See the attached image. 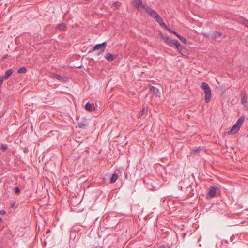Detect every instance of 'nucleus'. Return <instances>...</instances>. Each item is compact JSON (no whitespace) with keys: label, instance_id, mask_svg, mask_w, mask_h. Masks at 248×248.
Here are the masks:
<instances>
[{"label":"nucleus","instance_id":"f257e3e1","mask_svg":"<svg viewBox=\"0 0 248 248\" xmlns=\"http://www.w3.org/2000/svg\"><path fill=\"white\" fill-rule=\"evenodd\" d=\"M201 88L204 91L205 102H209L212 97L211 90L210 87L207 83L202 82L201 83Z\"/></svg>","mask_w":248,"mask_h":248},{"label":"nucleus","instance_id":"f03ea898","mask_svg":"<svg viewBox=\"0 0 248 248\" xmlns=\"http://www.w3.org/2000/svg\"><path fill=\"white\" fill-rule=\"evenodd\" d=\"M144 9L148 14L155 20L159 16V14L154 10L148 7H144Z\"/></svg>","mask_w":248,"mask_h":248},{"label":"nucleus","instance_id":"7ed1b4c3","mask_svg":"<svg viewBox=\"0 0 248 248\" xmlns=\"http://www.w3.org/2000/svg\"><path fill=\"white\" fill-rule=\"evenodd\" d=\"M106 46V42H104L101 44L95 45L93 48L92 51H95L97 49H100L101 50L98 52V55H100L105 51Z\"/></svg>","mask_w":248,"mask_h":248},{"label":"nucleus","instance_id":"20e7f679","mask_svg":"<svg viewBox=\"0 0 248 248\" xmlns=\"http://www.w3.org/2000/svg\"><path fill=\"white\" fill-rule=\"evenodd\" d=\"M212 38L216 41H220L222 39V34L219 32L214 31L212 34Z\"/></svg>","mask_w":248,"mask_h":248},{"label":"nucleus","instance_id":"39448f33","mask_svg":"<svg viewBox=\"0 0 248 248\" xmlns=\"http://www.w3.org/2000/svg\"><path fill=\"white\" fill-rule=\"evenodd\" d=\"M217 189V187L216 186H211L210 188L209 192L207 193V195L211 198L214 197L216 196Z\"/></svg>","mask_w":248,"mask_h":248},{"label":"nucleus","instance_id":"423d86ee","mask_svg":"<svg viewBox=\"0 0 248 248\" xmlns=\"http://www.w3.org/2000/svg\"><path fill=\"white\" fill-rule=\"evenodd\" d=\"M240 129L239 126H237L235 124L231 128L230 130L228 132L229 134H235Z\"/></svg>","mask_w":248,"mask_h":248},{"label":"nucleus","instance_id":"0eeeda50","mask_svg":"<svg viewBox=\"0 0 248 248\" xmlns=\"http://www.w3.org/2000/svg\"><path fill=\"white\" fill-rule=\"evenodd\" d=\"M116 55L111 54L109 52L107 53L105 56V59L109 61H113L114 59L116 58Z\"/></svg>","mask_w":248,"mask_h":248},{"label":"nucleus","instance_id":"6e6552de","mask_svg":"<svg viewBox=\"0 0 248 248\" xmlns=\"http://www.w3.org/2000/svg\"><path fill=\"white\" fill-rule=\"evenodd\" d=\"M155 20L159 24L161 27L164 29H167L166 24L163 22L162 18L160 16Z\"/></svg>","mask_w":248,"mask_h":248},{"label":"nucleus","instance_id":"1a4fd4ad","mask_svg":"<svg viewBox=\"0 0 248 248\" xmlns=\"http://www.w3.org/2000/svg\"><path fill=\"white\" fill-rule=\"evenodd\" d=\"M134 2L135 6H137L138 8L140 7L144 9V7H148V6L146 5L143 4L141 0H136Z\"/></svg>","mask_w":248,"mask_h":248},{"label":"nucleus","instance_id":"9d476101","mask_svg":"<svg viewBox=\"0 0 248 248\" xmlns=\"http://www.w3.org/2000/svg\"><path fill=\"white\" fill-rule=\"evenodd\" d=\"M53 77L59 81H62L63 82H65L67 81V78H64L60 75L55 74L53 75Z\"/></svg>","mask_w":248,"mask_h":248},{"label":"nucleus","instance_id":"9b49d317","mask_svg":"<svg viewBox=\"0 0 248 248\" xmlns=\"http://www.w3.org/2000/svg\"><path fill=\"white\" fill-rule=\"evenodd\" d=\"M245 120L244 116H241L237 121L235 124L240 128Z\"/></svg>","mask_w":248,"mask_h":248},{"label":"nucleus","instance_id":"f8f14e48","mask_svg":"<svg viewBox=\"0 0 248 248\" xmlns=\"http://www.w3.org/2000/svg\"><path fill=\"white\" fill-rule=\"evenodd\" d=\"M13 70L12 69H10L5 72L4 76L3 77L5 78V79H7L9 78V77L13 73Z\"/></svg>","mask_w":248,"mask_h":248},{"label":"nucleus","instance_id":"ddd939ff","mask_svg":"<svg viewBox=\"0 0 248 248\" xmlns=\"http://www.w3.org/2000/svg\"><path fill=\"white\" fill-rule=\"evenodd\" d=\"M149 88L150 91L153 92L155 95H157L159 93V90L155 86L150 85Z\"/></svg>","mask_w":248,"mask_h":248},{"label":"nucleus","instance_id":"4468645a","mask_svg":"<svg viewBox=\"0 0 248 248\" xmlns=\"http://www.w3.org/2000/svg\"><path fill=\"white\" fill-rule=\"evenodd\" d=\"M118 178V176L117 174H116V173L113 174L111 177L110 180V183L112 184V183H115L117 181Z\"/></svg>","mask_w":248,"mask_h":248},{"label":"nucleus","instance_id":"2eb2a0df","mask_svg":"<svg viewBox=\"0 0 248 248\" xmlns=\"http://www.w3.org/2000/svg\"><path fill=\"white\" fill-rule=\"evenodd\" d=\"M175 47L181 53V54H183L184 51L183 50L182 46L178 41L177 44H176Z\"/></svg>","mask_w":248,"mask_h":248},{"label":"nucleus","instance_id":"dca6fc26","mask_svg":"<svg viewBox=\"0 0 248 248\" xmlns=\"http://www.w3.org/2000/svg\"><path fill=\"white\" fill-rule=\"evenodd\" d=\"M57 28L60 31H63L66 28V24L64 23L59 24L57 26Z\"/></svg>","mask_w":248,"mask_h":248},{"label":"nucleus","instance_id":"f3484780","mask_svg":"<svg viewBox=\"0 0 248 248\" xmlns=\"http://www.w3.org/2000/svg\"><path fill=\"white\" fill-rule=\"evenodd\" d=\"M147 113V109H145V108H143V109L139 113V116L140 117H144L145 114H146Z\"/></svg>","mask_w":248,"mask_h":248},{"label":"nucleus","instance_id":"a211bd4d","mask_svg":"<svg viewBox=\"0 0 248 248\" xmlns=\"http://www.w3.org/2000/svg\"><path fill=\"white\" fill-rule=\"evenodd\" d=\"M85 109L88 111L91 112L93 111L92 105L90 103H87L86 104Z\"/></svg>","mask_w":248,"mask_h":248},{"label":"nucleus","instance_id":"6ab92c4d","mask_svg":"<svg viewBox=\"0 0 248 248\" xmlns=\"http://www.w3.org/2000/svg\"><path fill=\"white\" fill-rule=\"evenodd\" d=\"M178 41L177 40L174 39V40H171L170 42V43H169L168 45L172 46V47H175L176 46V44H177V42Z\"/></svg>","mask_w":248,"mask_h":248},{"label":"nucleus","instance_id":"aec40b11","mask_svg":"<svg viewBox=\"0 0 248 248\" xmlns=\"http://www.w3.org/2000/svg\"><path fill=\"white\" fill-rule=\"evenodd\" d=\"M177 37H178V38H179V39H180V40H181L183 43H185V44H186V43H187V39H186V38H185V37H184L182 36L181 35H179V34H178V35L177 36Z\"/></svg>","mask_w":248,"mask_h":248},{"label":"nucleus","instance_id":"412c9836","mask_svg":"<svg viewBox=\"0 0 248 248\" xmlns=\"http://www.w3.org/2000/svg\"><path fill=\"white\" fill-rule=\"evenodd\" d=\"M78 126L80 128H84L86 126V124L84 122H79L78 124Z\"/></svg>","mask_w":248,"mask_h":248},{"label":"nucleus","instance_id":"4be33fe9","mask_svg":"<svg viewBox=\"0 0 248 248\" xmlns=\"http://www.w3.org/2000/svg\"><path fill=\"white\" fill-rule=\"evenodd\" d=\"M27 71L26 68L25 67L20 68L17 71L18 73H25Z\"/></svg>","mask_w":248,"mask_h":248},{"label":"nucleus","instance_id":"5701e85b","mask_svg":"<svg viewBox=\"0 0 248 248\" xmlns=\"http://www.w3.org/2000/svg\"><path fill=\"white\" fill-rule=\"evenodd\" d=\"M171 40L172 39H171L170 38L166 36L164 40L165 42V43L167 45H168L169 43H170V42L171 41Z\"/></svg>","mask_w":248,"mask_h":248},{"label":"nucleus","instance_id":"b1692460","mask_svg":"<svg viewBox=\"0 0 248 248\" xmlns=\"http://www.w3.org/2000/svg\"><path fill=\"white\" fill-rule=\"evenodd\" d=\"M242 104L245 105L247 102V96H244L242 97Z\"/></svg>","mask_w":248,"mask_h":248},{"label":"nucleus","instance_id":"393cba45","mask_svg":"<svg viewBox=\"0 0 248 248\" xmlns=\"http://www.w3.org/2000/svg\"><path fill=\"white\" fill-rule=\"evenodd\" d=\"M121 3L119 2H115L113 3V5L117 9L120 8Z\"/></svg>","mask_w":248,"mask_h":248},{"label":"nucleus","instance_id":"a878e982","mask_svg":"<svg viewBox=\"0 0 248 248\" xmlns=\"http://www.w3.org/2000/svg\"><path fill=\"white\" fill-rule=\"evenodd\" d=\"M167 30H168L169 31H170L171 33H173L174 34H175L177 37V36L179 34H178L176 31L172 30L171 29H170V28H168L167 27V29H166Z\"/></svg>","mask_w":248,"mask_h":248},{"label":"nucleus","instance_id":"bb28decb","mask_svg":"<svg viewBox=\"0 0 248 248\" xmlns=\"http://www.w3.org/2000/svg\"><path fill=\"white\" fill-rule=\"evenodd\" d=\"M1 149L3 150V151H5L7 149V146L6 144H2L1 145Z\"/></svg>","mask_w":248,"mask_h":248},{"label":"nucleus","instance_id":"cd10ccee","mask_svg":"<svg viewBox=\"0 0 248 248\" xmlns=\"http://www.w3.org/2000/svg\"><path fill=\"white\" fill-rule=\"evenodd\" d=\"M16 194H19L20 192V190L19 189V187H16L15 188V190H14Z\"/></svg>","mask_w":248,"mask_h":248},{"label":"nucleus","instance_id":"c85d7f7f","mask_svg":"<svg viewBox=\"0 0 248 248\" xmlns=\"http://www.w3.org/2000/svg\"><path fill=\"white\" fill-rule=\"evenodd\" d=\"M243 23L248 28V20L246 19H243Z\"/></svg>","mask_w":248,"mask_h":248},{"label":"nucleus","instance_id":"c756f323","mask_svg":"<svg viewBox=\"0 0 248 248\" xmlns=\"http://www.w3.org/2000/svg\"><path fill=\"white\" fill-rule=\"evenodd\" d=\"M4 79H5V78H3V76H1L0 78V86L3 83Z\"/></svg>","mask_w":248,"mask_h":248},{"label":"nucleus","instance_id":"7c9ffc66","mask_svg":"<svg viewBox=\"0 0 248 248\" xmlns=\"http://www.w3.org/2000/svg\"><path fill=\"white\" fill-rule=\"evenodd\" d=\"M241 96L242 97L246 96V93L245 91H243L241 93Z\"/></svg>","mask_w":248,"mask_h":248},{"label":"nucleus","instance_id":"2f4dec72","mask_svg":"<svg viewBox=\"0 0 248 248\" xmlns=\"http://www.w3.org/2000/svg\"><path fill=\"white\" fill-rule=\"evenodd\" d=\"M244 109L246 111H248V103L244 105Z\"/></svg>","mask_w":248,"mask_h":248},{"label":"nucleus","instance_id":"473e14b6","mask_svg":"<svg viewBox=\"0 0 248 248\" xmlns=\"http://www.w3.org/2000/svg\"><path fill=\"white\" fill-rule=\"evenodd\" d=\"M159 35L161 37V38H162L163 40H164L165 38L166 37V35H164L162 33H160Z\"/></svg>","mask_w":248,"mask_h":248},{"label":"nucleus","instance_id":"72a5a7b5","mask_svg":"<svg viewBox=\"0 0 248 248\" xmlns=\"http://www.w3.org/2000/svg\"><path fill=\"white\" fill-rule=\"evenodd\" d=\"M6 213V212L5 210H0V214H1V215H4Z\"/></svg>","mask_w":248,"mask_h":248},{"label":"nucleus","instance_id":"f704fd0d","mask_svg":"<svg viewBox=\"0 0 248 248\" xmlns=\"http://www.w3.org/2000/svg\"><path fill=\"white\" fill-rule=\"evenodd\" d=\"M8 57V55L7 54H6V55H4L2 57V59L4 60V59H5L7 58Z\"/></svg>","mask_w":248,"mask_h":248},{"label":"nucleus","instance_id":"c9c22d12","mask_svg":"<svg viewBox=\"0 0 248 248\" xmlns=\"http://www.w3.org/2000/svg\"><path fill=\"white\" fill-rule=\"evenodd\" d=\"M158 248H165V246L164 245H162L158 247Z\"/></svg>","mask_w":248,"mask_h":248},{"label":"nucleus","instance_id":"e433bc0d","mask_svg":"<svg viewBox=\"0 0 248 248\" xmlns=\"http://www.w3.org/2000/svg\"><path fill=\"white\" fill-rule=\"evenodd\" d=\"M199 151V148H197L196 150H195V152H198Z\"/></svg>","mask_w":248,"mask_h":248},{"label":"nucleus","instance_id":"4c0bfd02","mask_svg":"<svg viewBox=\"0 0 248 248\" xmlns=\"http://www.w3.org/2000/svg\"><path fill=\"white\" fill-rule=\"evenodd\" d=\"M2 221V219L1 217H0V223Z\"/></svg>","mask_w":248,"mask_h":248}]
</instances>
